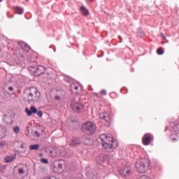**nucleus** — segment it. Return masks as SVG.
Returning <instances> with one entry per match:
<instances>
[{
	"instance_id": "412c9836",
	"label": "nucleus",
	"mask_w": 179,
	"mask_h": 179,
	"mask_svg": "<svg viewBox=\"0 0 179 179\" xmlns=\"http://www.w3.org/2000/svg\"><path fill=\"white\" fill-rule=\"evenodd\" d=\"M19 132H20V127H19L18 126H15L13 128V133L14 134H19Z\"/></svg>"
},
{
	"instance_id": "bb28decb",
	"label": "nucleus",
	"mask_w": 179,
	"mask_h": 179,
	"mask_svg": "<svg viewBox=\"0 0 179 179\" xmlns=\"http://www.w3.org/2000/svg\"><path fill=\"white\" fill-rule=\"evenodd\" d=\"M41 162L44 163V164H48V159L45 158L41 159Z\"/></svg>"
},
{
	"instance_id": "a18cd8bd",
	"label": "nucleus",
	"mask_w": 179,
	"mask_h": 179,
	"mask_svg": "<svg viewBox=\"0 0 179 179\" xmlns=\"http://www.w3.org/2000/svg\"><path fill=\"white\" fill-rule=\"evenodd\" d=\"M27 1H29V0H27Z\"/></svg>"
},
{
	"instance_id": "f3484780",
	"label": "nucleus",
	"mask_w": 179,
	"mask_h": 179,
	"mask_svg": "<svg viewBox=\"0 0 179 179\" xmlns=\"http://www.w3.org/2000/svg\"><path fill=\"white\" fill-rule=\"evenodd\" d=\"M39 148H40V145L34 144V145H31L29 147V149L30 150H38Z\"/></svg>"
},
{
	"instance_id": "c85d7f7f",
	"label": "nucleus",
	"mask_w": 179,
	"mask_h": 179,
	"mask_svg": "<svg viewBox=\"0 0 179 179\" xmlns=\"http://www.w3.org/2000/svg\"><path fill=\"white\" fill-rule=\"evenodd\" d=\"M6 145H8L6 142L2 141L0 143V148H3V146H6Z\"/></svg>"
},
{
	"instance_id": "2f4dec72",
	"label": "nucleus",
	"mask_w": 179,
	"mask_h": 179,
	"mask_svg": "<svg viewBox=\"0 0 179 179\" xmlns=\"http://www.w3.org/2000/svg\"><path fill=\"white\" fill-rule=\"evenodd\" d=\"M35 135H36V136H37V138H38L40 136V132L36 131H35Z\"/></svg>"
},
{
	"instance_id": "ddd939ff",
	"label": "nucleus",
	"mask_w": 179,
	"mask_h": 179,
	"mask_svg": "<svg viewBox=\"0 0 179 179\" xmlns=\"http://www.w3.org/2000/svg\"><path fill=\"white\" fill-rule=\"evenodd\" d=\"M106 162V157L104 155H100L96 157V163L98 164H103Z\"/></svg>"
},
{
	"instance_id": "393cba45",
	"label": "nucleus",
	"mask_w": 179,
	"mask_h": 179,
	"mask_svg": "<svg viewBox=\"0 0 179 179\" xmlns=\"http://www.w3.org/2000/svg\"><path fill=\"white\" fill-rule=\"evenodd\" d=\"M18 44L20 48H23L27 43H24V41L18 42Z\"/></svg>"
},
{
	"instance_id": "cd10ccee",
	"label": "nucleus",
	"mask_w": 179,
	"mask_h": 179,
	"mask_svg": "<svg viewBox=\"0 0 179 179\" xmlns=\"http://www.w3.org/2000/svg\"><path fill=\"white\" fill-rule=\"evenodd\" d=\"M101 94H102V96H107V91H106V90H102L101 91Z\"/></svg>"
},
{
	"instance_id": "f8f14e48",
	"label": "nucleus",
	"mask_w": 179,
	"mask_h": 179,
	"mask_svg": "<svg viewBox=\"0 0 179 179\" xmlns=\"http://www.w3.org/2000/svg\"><path fill=\"white\" fill-rule=\"evenodd\" d=\"M15 159H16V155H7L4 158V162L5 163H11Z\"/></svg>"
},
{
	"instance_id": "c9c22d12",
	"label": "nucleus",
	"mask_w": 179,
	"mask_h": 179,
	"mask_svg": "<svg viewBox=\"0 0 179 179\" xmlns=\"http://www.w3.org/2000/svg\"><path fill=\"white\" fill-rule=\"evenodd\" d=\"M55 100H59L60 97H59V96H56L55 97Z\"/></svg>"
},
{
	"instance_id": "7ed1b4c3",
	"label": "nucleus",
	"mask_w": 179,
	"mask_h": 179,
	"mask_svg": "<svg viewBox=\"0 0 179 179\" xmlns=\"http://www.w3.org/2000/svg\"><path fill=\"white\" fill-rule=\"evenodd\" d=\"M81 129L85 135H93L96 131V124L92 122H88L83 124Z\"/></svg>"
},
{
	"instance_id": "f03ea898",
	"label": "nucleus",
	"mask_w": 179,
	"mask_h": 179,
	"mask_svg": "<svg viewBox=\"0 0 179 179\" xmlns=\"http://www.w3.org/2000/svg\"><path fill=\"white\" fill-rule=\"evenodd\" d=\"M135 167L138 173H146L150 167V161L146 158L138 159L135 164Z\"/></svg>"
},
{
	"instance_id": "f704fd0d",
	"label": "nucleus",
	"mask_w": 179,
	"mask_h": 179,
	"mask_svg": "<svg viewBox=\"0 0 179 179\" xmlns=\"http://www.w3.org/2000/svg\"><path fill=\"white\" fill-rule=\"evenodd\" d=\"M58 167H59V169H62V167H63L62 164H58Z\"/></svg>"
},
{
	"instance_id": "dca6fc26",
	"label": "nucleus",
	"mask_w": 179,
	"mask_h": 179,
	"mask_svg": "<svg viewBox=\"0 0 179 179\" xmlns=\"http://www.w3.org/2000/svg\"><path fill=\"white\" fill-rule=\"evenodd\" d=\"M7 133L6 127H0V136L3 135V136H6Z\"/></svg>"
},
{
	"instance_id": "37998d69",
	"label": "nucleus",
	"mask_w": 179,
	"mask_h": 179,
	"mask_svg": "<svg viewBox=\"0 0 179 179\" xmlns=\"http://www.w3.org/2000/svg\"><path fill=\"white\" fill-rule=\"evenodd\" d=\"M13 17V15H11V17Z\"/></svg>"
},
{
	"instance_id": "39448f33",
	"label": "nucleus",
	"mask_w": 179,
	"mask_h": 179,
	"mask_svg": "<svg viewBox=\"0 0 179 179\" xmlns=\"http://www.w3.org/2000/svg\"><path fill=\"white\" fill-rule=\"evenodd\" d=\"M29 71L31 72L35 76H41L44 72H45V68L44 66H29Z\"/></svg>"
},
{
	"instance_id": "0eeeda50",
	"label": "nucleus",
	"mask_w": 179,
	"mask_h": 179,
	"mask_svg": "<svg viewBox=\"0 0 179 179\" xmlns=\"http://www.w3.org/2000/svg\"><path fill=\"white\" fill-rule=\"evenodd\" d=\"M70 89L72 93L79 94L82 92L83 87L79 83H72Z\"/></svg>"
},
{
	"instance_id": "9d476101",
	"label": "nucleus",
	"mask_w": 179,
	"mask_h": 179,
	"mask_svg": "<svg viewBox=\"0 0 179 179\" xmlns=\"http://www.w3.org/2000/svg\"><path fill=\"white\" fill-rule=\"evenodd\" d=\"M120 173L122 176L124 177H128V176L131 175V171H132V169L129 166H126L120 169Z\"/></svg>"
},
{
	"instance_id": "a211bd4d",
	"label": "nucleus",
	"mask_w": 179,
	"mask_h": 179,
	"mask_svg": "<svg viewBox=\"0 0 179 179\" xmlns=\"http://www.w3.org/2000/svg\"><path fill=\"white\" fill-rule=\"evenodd\" d=\"M173 131L176 134H179V123H176L173 126Z\"/></svg>"
},
{
	"instance_id": "6ab92c4d",
	"label": "nucleus",
	"mask_w": 179,
	"mask_h": 179,
	"mask_svg": "<svg viewBox=\"0 0 179 179\" xmlns=\"http://www.w3.org/2000/svg\"><path fill=\"white\" fill-rule=\"evenodd\" d=\"M157 54H158V55H163V54H164V50H163V48H159L157 50Z\"/></svg>"
},
{
	"instance_id": "e433bc0d",
	"label": "nucleus",
	"mask_w": 179,
	"mask_h": 179,
	"mask_svg": "<svg viewBox=\"0 0 179 179\" xmlns=\"http://www.w3.org/2000/svg\"><path fill=\"white\" fill-rule=\"evenodd\" d=\"M162 37H163V38L166 39V36H164V35L163 34H161Z\"/></svg>"
},
{
	"instance_id": "79ce46f5",
	"label": "nucleus",
	"mask_w": 179,
	"mask_h": 179,
	"mask_svg": "<svg viewBox=\"0 0 179 179\" xmlns=\"http://www.w3.org/2000/svg\"><path fill=\"white\" fill-rule=\"evenodd\" d=\"M165 131H167V127H166Z\"/></svg>"
},
{
	"instance_id": "c756f323",
	"label": "nucleus",
	"mask_w": 179,
	"mask_h": 179,
	"mask_svg": "<svg viewBox=\"0 0 179 179\" xmlns=\"http://www.w3.org/2000/svg\"><path fill=\"white\" fill-rule=\"evenodd\" d=\"M38 117H43V111L39 110L36 113Z\"/></svg>"
},
{
	"instance_id": "4468645a",
	"label": "nucleus",
	"mask_w": 179,
	"mask_h": 179,
	"mask_svg": "<svg viewBox=\"0 0 179 179\" xmlns=\"http://www.w3.org/2000/svg\"><path fill=\"white\" fill-rule=\"evenodd\" d=\"M80 11L82 15H83V16L87 17V15H89V10L86 8V7L82 6L80 7Z\"/></svg>"
},
{
	"instance_id": "72a5a7b5",
	"label": "nucleus",
	"mask_w": 179,
	"mask_h": 179,
	"mask_svg": "<svg viewBox=\"0 0 179 179\" xmlns=\"http://www.w3.org/2000/svg\"><path fill=\"white\" fill-rule=\"evenodd\" d=\"M8 90H10V92H12L13 90V87H9Z\"/></svg>"
},
{
	"instance_id": "aec40b11",
	"label": "nucleus",
	"mask_w": 179,
	"mask_h": 179,
	"mask_svg": "<svg viewBox=\"0 0 179 179\" xmlns=\"http://www.w3.org/2000/svg\"><path fill=\"white\" fill-rule=\"evenodd\" d=\"M171 140L173 142H176V141H178V136L177 135L172 134L171 136Z\"/></svg>"
},
{
	"instance_id": "2eb2a0df",
	"label": "nucleus",
	"mask_w": 179,
	"mask_h": 179,
	"mask_svg": "<svg viewBox=\"0 0 179 179\" xmlns=\"http://www.w3.org/2000/svg\"><path fill=\"white\" fill-rule=\"evenodd\" d=\"M15 13H17L18 15H23V12H24V10H23V8L21 7H15Z\"/></svg>"
},
{
	"instance_id": "423d86ee",
	"label": "nucleus",
	"mask_w": 179,
	"mask_h": 179,
	"mask_svg": "<svg viewBox=\"0 0 179 179\" xmlns=\"http://www.w3.org/2000/svg\"><path fill=\"white\" fill-rule=\"evenodd\" d=\"M71 107L76 113H80V110L83 108V104L78 102L76 99H73L71 101Z\"/></svg>"
},
{
	"instance_id": "a878e982",
	"label": "nucleus",
	"mask_w": 179,
	"mask_h": 179,
	"mask_svg": "<svg viewBox=\"0 0 179 179\" xmlns=\"http://www.w3.org/2000/svg\"><path fill=\"white\" fill-rule=\"evenodd\" d=\"M138 179H152V178L146 176V175H143L140 176Z\"/></svg>"
},
{
	"instance_id": "4c0bfd02",
	"label": "nucleus",
	"mask_w": 179,
	"mask_h": 179,
	"mask_svg": "<svg viewBox=\"0 0 179 179\" xmlns=\"http://www.w3.org/2000/svg\"><path fill=\"white\" fill-rule=\"evenodd\" d=\"M20 148H21V149H23V148H24V145L23 144H22V145H20Z\"/></svg>"
},
{
	"instance_id": "5701e85b",
	"label": "nucleus",
	"mask_w": 179,
	"mask_h": 179,
	"mask_svg": "<svg viewBox=\"0 0 179 179\" xmlns=\"http://www.w3.org/2000/svg\"><path fill=\"white\" fill-rule=\"evenodd\" d=\"M22 50H24V51H26V52H29V51H30V47L27 43L25 46L22 48Z\"/></svg>"
},
{
	"instance_id": "ea45409f",
	"label": "nucleus",
	"mask_w": 179,
	"mask_h": 179,
	"mask_svg": "<svg viewBox=\"0 0 179 179\" xmlns=\"http://www.w3.org/2000/svg\"><path fill=\"white\" fill-rule=\"evenodd\" d=\"M67 82H71V78H69V80H67Z\"/></svg>"
},
{
	"instance_id": "20e7f679",
	"label": "nucleus",
	"mask_w": 179,
	"mask_h": 179,
	"mask_svg": "<svg viewBox=\"0 0 179 179\" xmlns=\"http://www.w3.org/2000/svg\"><path fill=\"white\" fill-rule=\"evenodd\" d=\"M31 90L34 92H30L28 94V101L29 103H37L40 101L41 94L36 88H31Z\"/></svg>"
},
{
	"instance_id": "6e6552de",
	"label": "nucleus",
	"mask_w": 179,
	"mask_h": 179,
	"mask_svg": "<svg viewBox=\"0 0 179 179\" xmlns=\"http://www.w3.org/2000/svg\"><path fill=\"white\" fill-rule=\"evenodd\" d=\"M153 141V135L152 134H145L142 138L143 144L145 146H148L150 144V142Z\"/></svg>"
},
{
	"instance_id": "1a4fd4ad",
	"label": "nucleus",
	"mask_w": 179,
	"mask_h": 179,
	"mask_svg": "<svg viewBox=\"0 0 179 179\" xmlns=\"http://www.w3.org/2000/svg\"><path fill=\"white\" fill-rule=\"evenodd\" d=\"M99 118L101 120L102 122H107L108 124L111 122V117H110V114L107 112L99 114Z\"/></svg>"
},
{
	"instance_id": "a19ab883",
	"label": "nucleus",
	"mask_w": 179,
	"mask_h": 179,
	"mask_svg": "<svg viewBox=\"0 0 179 179\" xmlns=\"http://www.w3.org/2000/svg\"><path fill=\"white\" fill-rule=\"evenodd\" d=\"M120 43H122V38L120 39Z\"/></svg>"
},
{
	"instance_id": "9b49d317",
	"label": "nucleus",
	"mask_w": 179,
	"mask_h": 179,
	"mask_svg": "<svg viewBox=\"0 0 179 179\" xmlns=\"http://www.w3.org/2000/svg\"><path fill=\"white\" fill-rule=\"evenodd\" d=\"M80 138L73 137L70 142V146H76L77 145H80Z\"/></svg>"
},
{
	"instance_id": "b1692460",
	"label": "nucleus",
	"mask_w": 179,
	"mask_h": 179,
	"mask_svg": "<svg viewBox=\"0 0 179 179\" xmlns=\"http://www.w3.org/2000/svg\"><path fill=\"white\" fill-rule=\"evenodd\" d=\"M25 113H27V114L29 117H30L31 115V114H33V113H31V109L29 110L28 108H25Z\"/></svg>"
},
{
	"instance_id": "c03bdc74",
	"label": "nucleus",
	"mask_w": 179,
	"mask_h": 179,
	"mask_svg": "<svg viewBox=\"0 0 179 179\" xmlns=\"http://www.w3.org/2000/svg\"><path fill=\"white\" fill-rule=\"evenodd\" d=\"M2 1H3V0H0V2H2Z\"/></svg>"
},
{
	"instance_id": "7c9ffc66",
	"label": "nucleus",
	"mask_w": 179,
	"mask_h": 179,
	"mask_svg": "<svg viewBox=\"0 0 179 179\" xmlns=\"http://www.w3.org/2000/svg\"><path fill=\"white\" fill-rule=\"evenodd\" d=\"M18 173L20 174H24V170H23V169H19Z\"/></svg>"
},
{
	"instance_id": "473e14b6",
	"label": "nucleus",
	"mask_w": 179,
	"mask_h": 179,
	"mask_svg": "<svg viewBox=\"0 0 179 179\" xmlns=\"http://www.w3.org/2000/svg\"><path fill=\"white\" fill-rule=\"evenodd\" d=\"M87 3H93V0H87Z\"/></svg>"
},
{
	"instance_id": "58836bf2",
	"label": "nucleus",
	"mask_w": 179,
	"mask_h": 179,
	"mask_svg": "<svg viewBox=\"0 0 179 179\" xmlns=\"http://www.w3.org/2000/svg\"><path fill=\"white\" fill-rule=\"evenodd\" d=\"M118 38L120 39V40H122V37L121 36H119Z\"/></svg>"
},
{
	"instance_id": "4be33fe9",
	"label": "nucleus",
	"mask_w": 179,
	"mask_h": 179,
	"mask_svg": "<svg viewBox=\"0 0 179 179\" xmlns=\"http://www.w3.org/2000/svg\"><path fill=\"white\" fill-rule=\"evenodd\" d=\"M30 110L32 114H37V108H36V107L31 106Z\"/></svg>"
},
{
	"instance_id": "f257e3e1",
	"label": "nucleus",
	"mask_w": 179,
	"mask_h": 179,
	"mask_svg": "<svg viewBox=\"0 0 179 179\" xmlns=\"http://www.w3.org/2000/svg\"><path fill=\"white\" fill-rule=\"evenodd\" d=\"M99 139H101L103 148L106 150V152H113L114 149H117L118 147V143L112 136L101 134L99 136Z\"/></svg>"
}]
</instances>
